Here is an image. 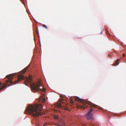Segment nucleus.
Segmentation results:
<instances>
[{
  "label": "nucleus",
  "instance_id": "f257e3e1",
  "mask_svg": "<svg viewBox=\"0 0 126 126\" xmlns=\"http://www.w3.org/2000/svg\"><path fill=\"white\" fill-rule=\"evenodd\" d=\"M42 107L43 106L41 104L30 105L26 109V111L32 116H36L39 115H41V111Z\"/></svg>",
  "mask_w": 126,
  "mask_h": 126
},
{
  "label": "nucleus",
  "instance_id": "f03ea898",
  "mask_svg": "<svg viewBox=\"0 0 126 126\" xmlns=\"http://www.w3.org/2000/svg\"><path fill=\"white\" fill-rule=\"evenodd\" d=\"M75 100L76 101H78L83 104L82 105H78L77 106L78 108H87L88 106L86 105V104L90 105L91 106H93L95 108H97L98 106L92 103L91 102L88 101H85L78 97H76L75 98Z\"/></svg>",
  "mask_w": 126,
  "mask_h": 126
},
{
  "label": "nucleus",
  "instance_id": "7ed1b4c3",
  "mask_svg": "<svg viewBox=\"0 0 126 126\" xmlns=\"http://www.w3.org/2000/svg\"><path fill=\"white\" fill-rule=\"evenodd\" d=\"M30 86L31 90L34 92L40 91L44 92L45 90V88H43L42 84L40 81L35 84H31Z\"/></svg>",
  "mask_w": 126,
  "mask_h": 126
},
{
  "label": "nucleus",
  "instance_id": "20e7f679",
  "mask_svg": "<svg viewBox=\"0 0 126 126\" xmlns=\"http://www.w3.org/2000/svg\"><path fill=\"white\" fill-rule=\"evenodd\" d=\"M6 78H7L8 79V80H6V83H7L8 82H9L11 85L16 84L17 83L19 82L21 80L25 79V77L23 75L21 74L18 75L17 76V80H16L14 83L12 81L13 78L12 76L11 75H7L6 76Z\"/></svg>",
  "mask_w": 126,
  "mask_h": 126
},
{
  "label": "nucleus",
  "instance_id": "39448f33",
  "mask_svg": "<svg viewBox=\"0 0 126 126\" xmlns=\"http://www.w3.org/2000/svg\"><path fill=\"white\" fill-rule=\"evenodd\" d=\"M32 81V77H30L29 78H27L25 81V85H27V83H31Z\"/></svg>",
  "mask_w": 126,
  "mask_h": 126
},
{
  "label": "nucleus",
  "instance_id": "423d86ee",
  "mask_svg": "<svg viewBox=\"0 0 126 126\" xmlns=\"http://www.w3.org/2000/svg\"><path fill=\"white\" fill-rule=\"evenodd\" d=\"M87 119L88 120H92L93 119L92 114H87Z\"/></svg>",
  "mask_w": 126,
  "mask_h": 126
},
{
  "label": "nucleus",
  "instance_id": "0eeeda50",
  "mask_svg": "<svg viewBox=\"0 0 126 126\" xmlns=\"http://www.w3.org/2000/svg\"><path fill=\"white\" fill-rule=\"evenodd\" d=\"M28 68V67L27 66V67L25 68L24 69H23L21 72H20V73H21L22 74H23L25 73L26 72V70Z\"/></svg>",
  "mask_w": 126,
  "mask_h": 126
},
{
  "label": "nucleus",
  "instance_id": "6e6552de",
  "mask_svg": "<svg viewBox=\"0 0 126 126\" xmlns=\"http://www.w3.org/2000/svg\"><path fill=\"white\" fill-rule=\"evenodd\" d=\"M7 86V85H6V83H5L4 84H3L2 86L0 88V90H1L2 89H3L4 88H5V87H6Z\"/></svg>",
  "mask_w": 126,
  "mask_h": 126
},
{
  "label": "nucleus",
  "instance_id": "1a4fd4ad",
  "mask_svg": "<svg viewBox=\"0 0 126 126\" xmlns=\"http://www.w3.org/2000/svg\"><path fill=\"white\" fill-rule=\"evenodd\" d=\"M57 106L59 108H62L63 105L60 103H58L57 104Z\"/></svg>",
  "mask_w": 126,
  "mask_h": 126
},
{
  "label": "nucleus",
  "instance_id": "9d476101",
  "mask_svg": "<svg viewBox=\"0 0 126 126\" xmlns=\"http://www.w3.org/2000/svg\"><path fill=\"white\" fill-rule=\"evenodd\" d=\"M93 110L92 109H90L88 111L87 114H91V113Z\"/></svg>",
  "mask_w": 126,
  "mask_h": 126
},
{
  "label": "nucleus",
  "instance_id": "9b49d317",
  "mask_svg": "<svg viewBox=\"0 0 126 126\" xmlns=\"http://www.w3.org/2000/svg\"><path fill=\"white\" fill-rule=\"evenodd\" d=\"M119 61V59H117V60H116V62H115V64H116L117 65H118V62Z\"/></svg>",
  "mask_w": 126,
  "mask_h": 126
},
{
  "label": "nucleus",
  "instance_id": "f8f14e48",
  "mask_svg": "<svg viewBox=\"0 0 126 126\" xmlns=\"http://www.w3.org/2000/svg\"><path fill=\"white\" fill-rule=\"evenodd\" d=\"M54 118L55 119H58V116L56 115H55L54 116Z\"/></svg>",
  "mask_w": 126,
  "mask_h": 126
},
{
  "label": "nucleus",
  "instance_id": "ddd939ff",
  "mask_svg": "<svg viewBox=\"0 0 126 126\" xmlns=\"http://www.w3.org/2000/svg\"><path fill=\"white\" fill-rule=\"evenodd\" d=\"M45 101H46L45 99L44 98H43L42 100V102L43 103H44L45 102Z\"/></svg>",
  "mask_w": 126,
  "mask_h": 126
},
{
  "label": "nucleus",
  "instance_id": "4468645a",
  "mask_svg": "<svg viewBox=\"0 0 126 126\" xmlns=\"http://www.w3.org/2000/svg\"><path fill=\"white\" fill-rule=\"evenodd\" d=\"M42 26H43V27H44L45 28H46V29L47 28V26L45 25L44 24H43L42 25Z\"/></svg>",
  "mask_w": 126,
  "mask_h": 126
},
{
  "label": "nucleus",
  "instance_id": "2eb2a0df",
  "mask_svg": "<svg viewBox=\"0 0 126 126\" xmlns=\"http://www.w3.org/2000/svg\"><path fill=\"white\" fill-rule=\"evenodd\" d=\"M56 125H57L58 126H60L59 125L58 123L56 124Z\"/></svg>",
  "mask_w": 126,
  "mask_h": 126
},
{
  "label": "nucleus",
  "instance_id": "dca6fc26",
  "mask_svg": "<svg viewBox=\"0 0 126 126\" xmlns=\"http://www.w3.org/2000/svg\"><path fill=\"white\" fill-rule=\"evenodd\" d=\"M1 83L0 82V88L1 87Z\"/></svg>",
  "mask_w": 126,
  "mask_h": 126
},
{
  "label": "nucleus",
  "instance_id": "f3484780",
  "mask_svg": "<svg viewBox=\"0 0 126 126\" xmlns=\"http://www.w3.org/2000/svg\"><path fill=\"white\" fill-rule=\"evenodd\" d=\"M125 54H123V56H124V57L125 56Z\"/></svg>",
  "mask_w": 126,
  "mask_h": 126
},
{
  "label": "nucleus",
  "instance_id": "a211bd4d",
  "mask_svg": "<svg viewBox=\"0 0 126 126\" xmlns=\"http://www.w3.org/2000/svg\"><path fill=\"white\" fill-rule=\"evenodd\" d=\"M64 109H65V110H67V109L64 108Z\"/></svg>",
  "mask_w": 126,
  "mask_h": 126
},
{
  "label": "nucleus",
  "instance_id": "6ab92c4d",
  "mask_svg": "<svg viewBox=\"0 0 126 126\" xmlns=\"http://www.w3.org/2000/svg\"><path fill=\"white\" fill-rule=\"evenodd\" d=\"M71 102L72 103V102H73V101H72Z\"/></svg>",
  "mask_w": 126,
  "mask_h": 126
}]
</instances>
